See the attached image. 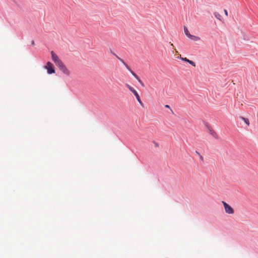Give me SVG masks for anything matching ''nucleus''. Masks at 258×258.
<instances>
[{
    "label": "nucleus",
    "instance_id": "12",
    "mask_svg": "<svg viewBox=\"0 0 258 258\" xmlns=\"http://www.w3.org/2000/svg\"><path fill=\"white\" fill-rule=\"evenodd\" d=\"M224 13H225V15H226V16H228V12H227V11L226 10H224Z\"/></svg>",
    "mask_w": 258,
    "mask_h": 258
},
{
    "label": "nucleus",
    "instance_id": "8",
    "mask_svg": "<svg viewBox=\"0 0 258 258\" xmlns=\"http://www.w3.org/2000/svg\"><path fill=\"white\" fill-rule=\"evenodd\" d=\"M179 58L182 61L187 62L189 63V64H190L191 65H192V66L196 67V63L193 61L190 60L186 57H182L181 56H180Z\"/></svg>",
    "mask_w": 258,
    "mask_h": 258
},
{
    "label": "nucleus",
    "instance_id": "6",
    "mask_svg": "<svg viewBox=\"0 0 258 258\" xmlns=\"http://www.w3.org/2000/svg\"><path fill=\"white\" fill-rule=\"evenodd\" d=\"M122 64L126 67V68L131 72L132 75L138 81V82L140 83V84L142 86L144 85L142 81L140 80L139 77L131 69L129 68L127 64L123 61V62H122Z\"/></svg>",
    "mask_w": 258,
    "mask_h": 258
},
{
    "label": "nucleus",
    "instance_id": "9",
    "mask_svg": "<svg viewBox=\"0 0 258 258\" xmlns=\"http://www.w3.org/2000/svg\"><path fill=\"white\" fill-rule=\"evenodd\" d=\"M214 16L219 20L221 21L222 20V16L219 13L216 12L214 13Z\"/></svg>",
    "mask_w": 258,
    "mask_h": 258
},
{
    "label": "nucleus",
    "instance_id": "5",
    "mask_svg": "<svg viewBox=\"0 0 258 258\" xmlns=\"http://www.w3.org/2000/svg\"><path fill=\"white\" fill-rule=\"evenodd\" d=\"M51 54L52 59L54 62L57 67L62 62L58 58L57 55L53 51L51 52Z\"/></svg>",
    "mask_w": 258,
    "mask_h": 258
},
{
    "label": "nucleus",
    "instance_id": "13",
    "mask_svg": "<svg viewBox=\"0 0 258 258\" xmlns=\"http://www.w3.org/2000/svg\"><path fill=\"white\" fill-rule=\"evenodd\" d=\"M165 107L166 108H169V109H170L171 110H172L171 109V108H170V106H169L168 105H166L165 106Z\"/></svg>",
    "mask_w": 258,
    "mask_h": 258
},
{
    "label": "nucleus",
    "instance_id": "7",
    "mask_svg": "<svg viewBox=\"0 0 258 258\" xmlns=\"http://www.w3.org/2000/svg\"><path fill=\"white\" fill-rule=\"evenodd\" d=\"M45 68L47 70V73L51 74L55 73V70L53 68L52 63L50 62H48L45 66Z\"/></svg>",
    "mask_w": 258,
    "mask_h": 258
},
{
    "label": "nucleus",
    "instance_id": "10",
    "mask_svg": "<svg viewBox=\"0 0 258 258\" xmlns=\"http://www.w3.org/2000/svg\"><path fill=\"white\" fill-rule=\"evenodd\" d=\"M241 119L244 121V122L247 125H249V119L248 118H245V117H241Z\"/></svg>",
    "mask_w": 258,
    "mask_h": 258
},
{
    "label": "nucleus",
    "instance_id": "11",
    "mask_svg": "<svg viewBox=\"0 0 258 258\" xmlns=\"http://www.w3.org/2000/svg\"><path fill=\"white\" fill-rule=\"evenodd\" d=\"M117 58L118 59V60L122 63V62H123V60L122 59H121V58L119 57H117Z\"/></svg>",
    "mask_w": 258,
    "mask_h": 258
},
{
    "label": "nucleus",
    "instance_id": "3",
    "mask_svg": "<svg viewBox=\"0 0 258 258\" xmlns=\"http://www.w3.org/2000/svg\"><path fill=\"white\" fill-rule=\"evenodd\" d=\"M57 67L65 75L69 76L71 75L70 71L67 68L63 62L58 66Z\"/></svg>",
    "mask_w": 258,
    "mask_h": 258
},
{
    "label": "nucleus",
    "instance_id": "4",
    "mask_svg": "<svg viewBox=\"0 0 258 258\" xmlns=\"http://www.w3.org/2000/svg\"><path fill=\"white\" fill-rule=\"evenodd\" d=\"M222 203L223 205L225 211L226 213H228L229 214H233L234 213V210L230 205H229L224 201H222Z\"/></svg>",
    "mask_w": 258,
    "mask_h": 258
},
{
    "label": "nucleus",
    "instance_id": "1",
    "mask_svg": "<svg viewBox=\"0 0 258 258\" xmlns=\"http://www.w3.org/2000/svg\"><path fill=\"white\" fill-rule=\"evenodd\" d=\"M125 86L127 88V89L134 94L140 104L143 107L144 104L141 101L140 97L138 92H137V91L133 87H132L131 86L127 84H126Z\"/></svg>",
    "mask_w": 258,
    "mask_h": 258
},
{
    "label": "nucleus",
    "instance_id": "2",
    "mask_svg": "<svg viewBox=\"0 0 258 258\" xmlns=\"http://www.w3.org/2000/svg\"><path fill=\"white\" fill-rule=\"evenodd\" d=\"M184 30V33L185 34V35L188 37L191 40L194 41H198L200 40V37L199 36L192 35L190 34L186 26H184L183 28Z\"/></svg>",
    "mask_w": 258,
    "mask_h": 258
}]
</instances>
